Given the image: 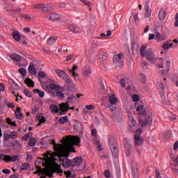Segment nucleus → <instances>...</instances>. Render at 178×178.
Here are the masks:
<instances>
[{
	"label": "nucleus",
	"instance_id": "35",
	"mask_svg": "<svg viewBox=\"0 0 178 178\" xmlns=\"http://www.w3.org/2000/svg\"><path fill=\"white\" fill-rule=\"evenodd\" d=\"M147 52H148V50H147V47L142 46L140 47V54H141V56H145L147 55Z\"/></svg>",
	"mask_w": 178,
	"mask_h": 178
},
{
	"label": "nucleus",
	"instance_id": "44",
	"mask_svg": "<svg viewBox=\"0 0 178 178\" xmlns=\"http://www.w3.org/2000/svg\"><path fill=\"white\" fill-rule=\"evenodd\" d=\"M35 166L36 168V169H38V170H39V172H40L41 175H44L45 172H47V169L46 168H41V166H37V163H35Z\"/></svg>",
	"mask_w": 178,
	"mask_h": 178
},
{
	"label": "nucleus",
	"instance_id": "5",
	"mask_svg": "<svg viewBox=\"0 0 178 178\" xmlns=\"http://www.w3.org/2000/svg\"><path fill=\"white\" fill-rule=\"evenodd\" d=\"M67 91H74L76 90V84L70 76L64 81Z\"/></svg>",
	"mask_w": 178,
	"mask_h": 178
},
{
	"label": "nucleus",
	"instance_id": "45",
	"mask_svg": "<svg viewBox=\"0 0 178 178\" xmlns=\"http://www.w3.org/2000/svg\"><path fill=\"white\" fill-rule=\"evenodd\" d=\"M36 116L40 123H44V122H47V120L45 119V118L41 116V114H38Z\"/></svg>",
	"mask_w": 178,
	"mask_h": 178
},
{
	"label": "nucleus",
	"instance_id": "20",
	"mask_svg": "<svg viewBox=\"0 0 178 178\" xmlns=\"http://www.w3.org/2000/svg\"><path fill=\"white\" fill-rule=\"evenodd\" d=\"M18 158H20V155H7V162H16V161H19Z\"/></svg>",
	"mask_w": 178,
	"mask_h": 178
},
{
	"label": "nucleus",
	"instance_id": "46",
	"mask_svg": "<svg viewBox=\"0 0 178 178\" xmlns=\"http://www.w3.org/2000/svg\"><path fill=\"white\" fill-rule=\"evenodd\" d=\"M156 38L160 41H163V40L165 39V37L162 36L159 32H156Z\"/></svg>",
	"mask_w": 178,
	"mask_h": 178
},
{
	"label": "nucleus",
	"instance_id": "39",
	"mask_svg": "<svg viewBox=\"0 0 178 178\" xmlns=\"http://www.w3.org/2000/svg\"><path fill=\"white\" fill-rule=\"evenodd\" d=\"M83 3H84V5H86V6H88L89 8V10H92V3L87 1V0H81Z\"/></svg>",
	"mask_w": 178,
	"mask_h": 178
},
{
	"label": "nucleus",
	"instance_id": "14",
	"mask_svg": "<svg viewBox=\"0 0 178 178\" xmlns=\"http://www.w3.org/2000/svg\"><path fill=\"white\" fill-rule=\"evenodd\" d=\"M68 29L71 33H81V28L79 27L77 25L74 24H71L68 26Z\"/></svg>",
	"mask_w": 178,
	"mask_h": 178
},
{
	"label": "nucleus",
	"instance_id": "19",
	"mask_svg": "<svg viewBox=\"0 0 178 178\" xmlns=\"http://www.w3.org/2000/svg\"><path fill=\"white\" fill-rule=\"evenodd\" d=\"M147 60L151 61L154 60V57L155 56L154 55V53H152V49H148L146 53V55L145 56Z\"/></svg>",
	"mask_w": 178,
	"mask_h": 178
},
{
	"label": "nucleus",
	"instance_id": "15",
	"mask_svg": "<svg viewBox=\"0 0 178 178\" xmlns=\"http://www.w3.org/2000/svg\"><path fill=\"white\" fill-rule=\"evenodd\" d=\"M149 1H147L145 6V17H151L152 10L149 8Z\"/></svg>",
	"mask_w": 178,
	"mask_h": 178
},
{
	"label": "nucleus",
	"instance_id": "7",
	"mask_svg": "<svg viewBox=\"0 0 178 178\" xmlns=\"http://www.w3.org/2000/svg\"><path fill=\"white\" fill-rule=\"evenodd\" d=\"M63 140L65 141V143H70L72 141L74 145H77L78 147H80V143H81V139L79 136H75L72 138H70L69 136H66V138H63Z\"/></svg>",
	"mask_w": 178,
	"mask_h": 178
},
{
	"label": "nucleus",
	"instance_id": "3",
	"mask_svg": "<svg viewBox=\"0 0 178 178\" xmlns=\"http://www.w3.org/2000/svg\"><path fill=\"white\" fill-rule=\"evenodd\" d=\"M81 162H83V158L81 157H76L73 159V160H70L67 158L65 163H62L61 165L65 168H70V166L74 168V166H80V163H81Z\"/></svg>",
	"mask_w": 178,
	"mask_h": 178
},
{
	"label": "nucleus",
	"instance_id": "47",
	"mask_svg": "<svg viewBox=\"0 0 178 178\" xmlns=\"http://www.w3.org/2000/svg\"><path fill=\"white\" fill-rule=\"evenodd\" d=\"M38 76L40 79H47V77H48V76H47V74L44 72H39Z\"/></svg>",
	"mask_w": 178,
	"mask_h": 178
},
{
	"label": "nucleus",
	"instance_id": "63",
	"mask_svg": "<svg viewBox=\"0 0 178 178\" xmlns=\"http://www.w3.org/2000/svg\"><path fill=\"white\" fill-rule=\"evenodd\" d=\"M11 86L15 90H20V86L16 82H14Z\"/></svg>",
	"mask_w": 178,
	"mask_h": 178
},
{
	"label": "nucleus",
	"instance_id": "8",
	"mask_svg": "<svg viewBox=\"0 0 178 178\" xmlns=\"http://www.w3.org/2000/svg\"><path fill=\"white\" fill-rule=\"evenodd\" d=\"M110 113L114 122H119L120 120V111L118 108L111 109Z\"/></svg>",
	"mask_w": 178,
	"mask_h": 178
},
{
	"label": "nucleus",
	"instance_id": "64",
	"mask_svg": "<svg viewBox=\"0 0 178 178\" xmlns=\"http://www.w3.org/2000/svg\"><path fill=\"white\" fill-rule=\"evenodd\" d=\"M175 26L176 27H178V13L176 14L175 15Z\"/></svg>",
	"mask_w": 178,
	"mask_h": 178
},
{
	"label": "nucleus",
	"instance_id": "13",
	"mask_svg": "<svg viewBox=\"0 0 178 178\" xmlns=\"http://www.w3.org/2000/svg\"><path fill=\"white\" fill-rule=\"evenodd\" d=\"M74 130L76 134L83 136V124L81 123L76 122L74 127Z\"/></svg>",
	"mask_w": 178,
	"mask_h": 178
},
{
	"label": "nucleus",
	"instance_id": "17",
	"mask_svg": "<svg viewBox=\"0 0 178 178\" xmlns=\"http://www.w3.org/2000/svg\"><path fill=\"white\" fill-rule=\"evenodd\" d=\"M11 145L14 151H21V149L23 148L22 143H19L17 140L13 142Z\"/></svg>",
	"mask_w": 178,
	"mask_h": 178
},
{
	"label": "nucleus",
	"instance_id": "31",
	"mask_svg": "<svg viewBox=\"0 0 178 178\" xmlns=\"http://www.w3.org/2000/svg\"><path fill=\"white\" fill-rule=\"evenodd\" d=\"M11 58L15 62H20V60H22V56H20V55L17 54H12Z\"/></svg>",
	"mask_w": 178,
	"mask_h": 178
},
{
	"label": "nucleus",
	"instance_id": "51",
	"mask_svg": "<svg viewBox=\"0 0 178 178\" xmlns=\"http://www.w3.org/2000/svg\"><path fill=\"white\" fill-rule=\"evenodd\" d=\"M140 81L143 83V84H145L147 82V76H145L144 74H141L140 77Z\"/></svg>",
	"mask_w": 178,
	"mask_h": 178
},
{
	"label": "nucleus",
	"instance_id": "23",
	"mask_svg": "<svg viewBox=\"0 0 178 178\" xmlns=\"http://www.w3.org/2000/svg\"><path fill=\"white\" fill-rule=\"evenodd\" d=\"M13 37L15 41H20L22 40V35L17 31H14L13 33Z\"/></svg>",
	"mask_w": 178,
	"mask_h": 178
},
{
	"label": "nucleus",
	"instance_id": "9",
	"mask_svg": "<svg viewBox=\"0 0 178 178\" xmlns=\"http://www.w3.org/2000/svg\"><path fill=\"white\" fill-rule=\"evenodd\" d=\"M138 133H142V131L138 129L136 131V135L134 136L135 145H143L144 143V139L142 137H140V135H137Z\"/></svg>",
	"mask_w": 178,
	"mask_h": 178
},
{
	"label": "nucleus",
	"instance_id": "6",
	"mask_svg": "<svg viewBox=\"0 0 178 178\" xmlns=\"http://www.w3.org/2000/svg\"><path fill=\"white\" fill-rule=\"evenodd\" d=\"M57 155L56 156H58V158H69V155H70V152L69 149H63L58 148L56 152Z\"/></svg>",
	"mask_w": 178,
	"mask_h": 178
},
{
	"label": "nucleus",
	"instance_id": "57",
	"mask_svg": "<svg viewBox=\"0 0 178 178\" xmlns=\"http://www.w3.org/2000/svg\"><path fill=\"white\" fill-rule=\"evenodd\" d=\"M120 84L122 88H124L126 87V79H122L120 81Z\"/></svg>",
	"mask_w": 178,
	"mask_h": 178
},
{
	"label": "nucleus",
	"instance_id": "41",
	"mask_svg": "<svg viewBox=\"0 0 178 178\" xmlns=\"http://www.w3.org/2000/svg\"><path fill=\"white\" fill-rule=\"evenodd\" d=\"M6 122L8 123V124H10V126H13V127H16V126H17L16 122L12 121L10 118H6Z\"/></svg>",
	"mask_w": 178,
	"mask_h": 178
},
{
	"label": "nucleus",
	"instance_id": "43",
	"mask_svg": "<svg viewBox=\"0 0 178 178\" xmlns=\"http://www.w3.org/2000/svg\"><path fill=\"white\" fill-rule=\"evenodd\" d=\"M29 166H30V163H24L20 167V170H27V169H29Z\"/></svg>",
	"mask_w": 178,
	"mask_h": 178
},
{
	"label": "nucleus",
	"instance_id": "2",
	"mask_svg": "<svg viewBox=\"0 0 178 178\" xmlns=\"http://www.w3.org/2000/svg\"><path fill=\"white\" fill-rule=\"evenodd\" d=\"M108 145L113 156L118 158L119 156V143H118V139L115 136L111 135L109 136Z\"/></svg>",
	"mask_w": 178,
	"mask_h": 178
},
{
	"label": "nucleus",
	"instance_id": "56",
	"mask_svg": "<svg viewBox=\"0 0 178 178\" xmlns=\"http://www.w3.org/2000/svg\"><path fill=\"white\" fill-rule=\"evenodd\" d=\"M44 5V3L35 4L34 8L35 9H43Z\"/></svg>",
	"mask_w": 178,
	"mask_h": 178
},
{
	"label": "nucleus",
	"instance_id": "12",
	"mask_svg": "<svg viewBox=\"0 0 178 178\" xmlns=\"http://www.w3.org/2000/svg\"><path fill=\"white\" fill-rule=\"evenodd\" d=\"M60 115H63L67 113L69 111V104L67 102L61 103L59 104Z\"/></svg>",
	"mask_w": 178,
	"mask_h": 178
},
{
	"label": "nucleus",
	"instance_id": "16",
	"mask_svg": "<svg viewBox=\"0 0 178 178\" xmlns=\"http://www.w3.org/2000/svg\"><path fill=\"white\" fill-rule=\"evenodd\" d=\"M54 72L56 73V74H58V76H59V77H60V79H63V81H65L69 76V75H67V74H66V72L63 70L55 69Z\"/></svg>",
	"mask_w": 178,
	"mask_h": 178
},
{
	"label": "nucleus",
	"instance_id": "48",
	"mask_svg": "<svg viewBox=\"0 0 178 178\" xmlns=\"http://www.w3.org/2000/svg\"><path fill=\"white\" fill-rule=\"evenodd\" d=\"M19 73L22 74V76H26L27 75V71H26V69L21 67L19 69Z\"/></svg>",
	"mask_w": 178,
	"mask_h": 178
},
{
	"label": "nucleus",
	"instance_id": "24",
	"mask_svg": "<svg viewBox=\"0 0 178 178\" xmlns=\"http://www.w3.org/2000/svg\"><path fill=\"white\" fill-rule=\"evenodd\" d=\"M49 109L51 113H59V108H58V106L55 104H51L49 106Z\"/></svg>",
	"mask_w": 178,
	"mask_h": 178
},
{
	"label": "nucleus",
	"instance_id": "36",
	"mask_svg": "<svg viewBox=\"0 0 178 178\" xmlns=\"http://www.w3.org/2000/svg\"><path fill=\"white\" fill-rule=\"evenodd\" d=\"M51 144H53L54 145V152H56V150L58 148H60V145L56 144V141L55 140H51Z\"/></svg>",
	"mask_w": 178,
	"mask_h": 178
},
{
	"label": "nucleus",
	"instance_id": "28",
	"mask_svg": "<svg viewBox=\"0 0 178 178\" xmlns=\"http://www.w3.org/2000/svg\"><path fill=\"white\" fill-rule=\"evenodd\" d=\"M24 83L25 84H26V86H28V87L34 88V81H33L31 79L27 78L26 79H25Z\"/></svg>",
	"mask_w": 178,
	"mask_h": 178
},
{
	"label": "nucleus",
	"instance_id": "30",
	"mask_svg": "<svg viewBox=\"0 0 178 178\" xmlns=\"http://www.w3.org/2000/svg\"><path fill=\"white\" fill-rule=\"evenodd\" d=\"M39 81H40V84L43 90L47 92L49 90V86H48V83L45 81H42L41 79H39Z\"/></svg>",
	"mask_w": 178,
	"mask_h": 178
},
{
	"label": "nucleus",
	"instance_id": "62",
	"mask_svg": "<svg viewBox=\"0 0 178 178\" xmlns=\"http://www.w3.org/2000/svg\"><path fill=\"white\" fill-rule=\"evenodd\" d=\"M95 145H96L97 149H99V151H101V143H99V141L95 140Z\"/></svg>",
	"mask_w": 178,
	"mask_h": 178
},
{
	"label": "nucleus",
	"instance_id": "42",
	"mask_svg": "<svg viewBox=\"0 0 178 178\" xmlns=\"http://www.w3.org/2000/svg\"><path fill=\"white\" fill-rule=\"evenodd\" d=\"M35 143H37L35 138H31L29 142V147H34L35 145Z\"/></svg>",
	"mask_w": 178,
	"mask_h": 178
},
{
	"label": "nucleus",
	"instance_id": "59",
	"mask_svg": "<svg viewBox=\"0 0 178 178\" xmlns=\"http://www.w3.org/2000/svg\"><path fill=\"white\" fill-rule=\"evenodd\" d=\"M29 138H30V134H26L24 136L22 137V140H24V141H28Z\"/></svg>",
	"mask_w": 178,
	"mask_h": 178
},
{
	"label": "nucleus",
	"instance_id": "4",
	"mask_svg": "<svg viewBox=\"0 0 178 178\" xmlns=\"http://www.w3.org/2000/svg\"><path fill=\"white\" fill-rule=\"evenodd\" d=\"M45 173H51V175L58 173V175H60V176H62V173H63V170H62L60 164H58V163H54V165L46 170Z\"/></svg>",
	"mask_w": 178,
	"mask_h": 178
},
{
	"label": "nucleus",
	"instance_id": "54",
	"mask_svg": "<svg viewBox=\"0 0 178 178\" xmlns=\"http://www.w3.org/2000/svg\"><path fill=\"white\" fill-rule=\"evenodd\" d=\"M86 109H87V111H94V109H95V106L92 104L87 105L86 106Z\"/></svg>",
	"mask_w": 178,
	"mask_h": 178
},
{
	"label": "nucleus",
	"instance_id": "37",
	"mask_svg": "<svg viewBox=\"0 0 178 178\" xmlns=\"http://www.w3.org/2000/svg\"><path fill=\"white\" fill-rule=\"evenodd\" d=\"M99 59L102 60V62H105L106 59H108V57L106 56V54H105V52L102 51L99 54Z\"/></svg>",
	"mask_w": 178,
	"mask_h": 178
},
{
	"label": "nucleus",
	"instance_id": "38",
	"mask_svg": "<svg viewBox=\"0 0 178 178\" xmlns=\"http://www.w3.org/2000/svg\"><path fill=\"white\" fill-rule=\"evenodd\" d=\"M56 95V97L59 98V99H63V98H65V93H63L60 90H57Z\"/></svg>",
	"mask_w": 178,
	"mask_h": 178
},
{
	"label": "nucleus",
	"instance_id": "49",
	"mask_svg": "<svg viewBox=\"0 0 178 178\" xmlns=\"http://www.w3.org/2000/svg\"><path fill=\"white\" fill-rule=\"evenodd\" d=\"M90 74H91V70H86L83 72V76H84L85 79H88V77H90Z\"/></svg>",
	"mask_w": 178,
	"mask_h": 178
},
{
	"label": "nucleus",
	"instance_id": "27",
	"mask_svg": "<svg viewBox=\"0 0 178 178\" xmlns=\"http://www.w3.org/2000/svg\"><path fill=\"white\" fill-rule=\"evenodd\" d=\"M49 88L51 90H54V91H58V90H60V86L56 83H50Z\"/></svg>",
	"mask_w": 178,
	"mask_h": 178
},
{
	"label": "nucleus",
	"instance_id": "21",
	"mask_svg": "<svg viewBox=\"0 0 178 178\" xmlns=\"http://www.w3.org/2000/svg\"><path fill=\"white\" fill-rule=\"evenodd\" d=\"M165 17H166V10L161 8L159 12V19L160 22H163V20H165Z\"/></svg>",
	"mask_w": 178,
	"mask_h": 178
},
{
	"label": "nucleus",
	"instance_id": "53",
	"mask_svg": "<svg viewBox=\"0 0 178 178\" xmlns=\"http://www.w3.org/2000/svg\"><path fill=\"white\" fill-rule=\"evenodd\" d=\"M17 137V132L13 131L10 134V138L15 140Z\"/></svg>",
	"mask_w": 178,
	"mask_h": 178
},
{
	"label": "nucleus",
	"instance_id": "1",
	"mask_svg": "<svg viewBox=\"0 0 178 178\" xmlns=\"http://www.w3.org/2000/svg\"><path fill=\"white\" fill-rule=\"evenodd\" d=\"M136 112L140 118L139 124L141 127L152 124V113L147 106L144 107V105H139L136 107Z\"/></svg>",
	"mask_w": 178,
	"mask_h": 178
},
{
	"label": "nucleus",
	"instance_id": "29",
	"mask_svg": "<svg viewBox=\"0 0 178 178\" xmlns=\"http://www.w3.org/2000/svg\"><path fill=\"white\" fill-rule=\"evenodd\" d=\"M29 72L31 74H37V70L35 69V67L33 65H30L28 68Z\"/></svg>",
	"mask_w": 178,
	"mask_h": 178
},
{
	"label": "nucleus",
	"instance_id": "58",
	"mask_svg": "<svg viewBox=\"0 0 178 178\" xmlns=\"http://www.w3.org/2000/svg\"><path fill=\"white\" fill-rule=\"evenodd\" d=\"M24 93L25 94V95H26V97H29V98H31V92H30V91H29V90L24 89Z\"/></svg>",
	"mask_w": 178,
	"mask_h": 178
},
{
	"label": "nucleus",
	"instance_id": "33",
	"mask_svg": "<svg viewBox=\"0 0 178 178\" xmlns=\"http://www.w3.org/2000/svg\"><path fill=\"white\" fill-rule=\"evenodd\" d=\"M109 101L111 105H115L116 102H118V99L115 97V95H112L109 97Z\"/></svg>",
	"mask_w": 178,
	"mask_h": 178
},
{
	"label": "nucleus",
	"instance_id": "25",
	"mask_svg": "<svg viewBox=\"0 0 178 178\" xmlns=\"http://www.w3.org/2000/svg\"><path fill=\"white\" fill-rule=\"evenodd\" d=\"M60 19V17L59 16V15L55 13H51L49 17V20H52V21L59 20Z\"/></svg>",
	"mask_w": 178,
	"mask_h": 178
},
{
	"label": "nucleus",
	"instance_id": "55",
	"mask_svg": "<svg viewBox=\"0 0 178 178\" xmlns=\"http://www.w3.org/2000/svg\"><path fill=\"white\" fill-rule=\"evenodd\" d=\"M104 175L106 178H111V170H106L104 172Z\"/></svg>",
	"mask_w": 178,
	"mask_h": 178
},
{
	"label": "nucleus",
	"instance_id": "11",
	"mask_svg": "<svg viewBox=\"0 0 178 178\" xmlns=\"http://www.w3.org/2000/svg\"><path fill=\"white\" fill-rule=\"evenodd\" d=\"M124 145L127 149V156H130L131 155V140L124 138Z\"/></svg>",
	"mask_w": 178,
	"mask_h": 178
},
{
	"label": "nucleus",
	"instance_id": "40",
	"mask_svg": "<svg viewBox=\"0 0 178 178\" xmlns=\"http://www.w3.org/2000/svg\"><path fill=\"white\" fill-rule=\"evenodd\" d=\"M66 95H68V97H67V102H67V104L72 102L73 99H76V97L73 95L66 94Z\"/></svg>",
	"mask_w": 178,
	"mask_h": 178
},
{
	"label": "nucleus",
	"instance_id": "52",
	"mask_svg": "<svg viewBox=\"0 0 178 178\" xmlns=\"http://www.w3.org/2000/svg\"><path fill=\"white\" fill-rule=\"evenodd\" d=\"M132 99L134 102H138V101H140V96L137 94H135L133 95Z\"/></svg>",
	"mask_w": 178,
	"mask_h": 178
},
{
	"label": "nucleus",
	"instance_id": "50",
	"mask_svg": "<svg viewBox=\"0 0 178 178\" xmlns=\"http://www.w3.org/2000/svg\"><path fill=\"white\" fill-rule=\"evenodd\" d=\"M0 161H4L5 162H7L8 155L5 154H0Z\"/></svg>",
	"mask_w": 178,
	"mask_h": 178
},
{
	"label": "nucleus",
	"instance_id": "61",
	"mask_svg": "<svg viewBox=\"0 0 178 178\" xmlns=\"http://www.w3.org/2000/svg\"><path fill=\"white\" fill-rule=\"evenodd\" d=\"M22 18L26 19V20H31V16H30L29 14L22 15Z\"/></svg>",
	"mask_w": 178,
	"mask_h": 178
},
{
	"label": "nucleus",
	"instance_id": "10",
	"mask_svg": "<svg viewBox=\"0 0 178 178\" xmlns=\"http://www.w3.org/2000/svg\"><path fill=\"white\" fill-rule=\"evenodd\" d=\"M113 60L117 66H120L123 62V54L119 53L118 55H114L113 57Z\"/></svg>",
	"mask_w": 178,
	"mask_h": 178
},
{
	"label": "nucleus",
	"instance_id": "18",
	"mask_svg": "<svg viewBox=\"0 0 178 178\" xmlns=\"http://www.w3.org/2000/svg\"><path fill=\"white\" fill-rule=\"evenodd\" d=\"M15 115L16 116V118L19 119V120H22V119L24 118V115H23V113L22 112V108L20 107H17V110L15 112Z\"/></svg>",
	"mask_w": 178,
	"mask_h": 178
},
{
	"label": "nucleus",
	"instance_id": "26",
	"mask_svg": "<svg viewBox=\"0 0 178 178\" xmlns=\"http://www.w3.org/2000/svg\"><path fill=\"white\" fill-rule=\"evenodd\" d=\"M173 47V43L172 42V40L166 41L162 46V48L163 49H169V48Z\"/></svg>",
	"mask_w": 178,
	"mask_h": 178
},
{
	"label": "nucleus",
	"instance_id": "22",
	"mask_svg": "<svg viewBox=\"0 0 178 178\" xmlns=\"http://www.w3.org/2000/svg\"><path fill=\"white\" fill-rule=\"evenodd\" d=\"M56 40H58L56 36H50L47 40V44L52 45V44H55V42H56Z\"/></svg>",
	"mask_w": 178,
	"mask_h": 178
},
{
	"label": "nucleus",
	"instance_id": "32",
	"mask_svg": "<svg viewBox=\"0 0 178 178\" xmlns=\"http://www.w3.org/2000/svg\"><path fill=\"white\" fill-rule=\"evenodd\" d=\"M33 92H37L40 98H44L45 97V92L40 89H34Z\"/></svg>",
	"mask_w": 178,
	"mask_h": 178
},
{
	"label": "nucleus",
	"instance_id": "60",
	"mask_svg": "<svg viewBox=\"0 0 178 178\" xmlns=\"http://www.w3.org/2000/svg\"><path fill=\"white\" fill-rule=\"evenodd\" d=\"M47 92L54 96L56 95V92H55V90L54 89L49 88V90H47Z\"/></svg>",
	"mask_w": 178,
	"mask_h": 178
},
{
	"label": "nucleus",
	"instance_id": "34",
	"mask_svg": "<svg viewBox=\"0 0 178 178\" xmlns=\"http://www.w3.org/2000/svg\"><path fill=\"white\" fill-rule=\"evenodd\" d=\"M68 120H69V118L67 117V115H65L64 117L60 118L58 122L60 124H65V123H66V122H67Z\"/></svg>",
	"mask_w": 178,
	"mask_h": 178
}]
</instances>
